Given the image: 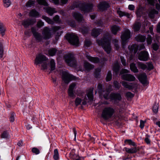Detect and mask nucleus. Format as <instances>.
I'll return each mask as SVG.
<instances>
[{
    "instance_id": "20e7f679",
    "label": "nucleus",
    "mask_w": 160,
    "mask_h": 160,
    "mask_svg": "<svg viewBox=\"0 0 160 160\" xmlns=\"http://www.w3.org/2000/svg\"><path fill=\"white\" fill-rule=\"evenodd\" d=\"M115 112L114 109L111 107H105L103 109L102 117L105 120H107L111 118Z\"/></svg>"
},
{
    "instance_id": "6ab92c4d",
    "label": "nucleus",
    "mask_w": 160,
    "mask_h": 160,
    "mask_svg": "<svg viewBox=\"0 0 160 160\" xmlns=\"http://www.w3.org/2000/svg\"><path fill=\"white\" fill-rule=\"evenodd\" d=\"M147 76L146 73H143L140 74L138 77V79L143 84L146 83Z\"/></svg>"
},
{
    "instance_id": "7ed1b4c3",
    "label": "nucleus",
    "mask_w": 160,
    "mask_h": 160,
    "mask_svg": "<svg viewBox=\"0 0 160 160\" xmlns=\"http://www.w3.org/2000/svg\"><path fill=\"white\" fill-rule=\"evenodd\" d=\"M93 7L92 4L91 3L78 2L75 4H74V5L72 6L71 9H74L75 8L79 7L81 10L85 13L91 11Z\"/></svg>"
},
{
    "instance_id": "473e14b6",
    "label": "nucleus",
    "mask_w": 160,
    "mask_h": 160,
    "mask_svg": "<svg viewBox=\"0 0 160 160\" xmlns=\"http://www.w3.org/2000/svg\"><path fill=\"white\" fill-rule=\"evenodd\" d=\"M117 12L120 17L123 16H126L128 18H129L130 17V14L129 13L125 12H123L120 10H118L117 11Z\"/></svg>"
},
{
    "instance_id": "864d4df0",
    "label": "nucleus",
    "mask_w": 160,
    "mask_h": 160,
    "mask_svg": "<svg viewBox=\"0 0 160 160\" xmlns=\"http://www.w3.org/2000/svg\"><path fill=\"white\" fill-rule=\"evenodd\" d=\"M32 151L33 153L35 154H38L40 153L39 150L36 148H32Z\"/></svg>"
},
{
    "instance_id": "412c9836",
    "label": "nucleus",
    "mask_w": 160,
    "mask_h": 160,
    "mask_svg": "<svg viewBox=\"0 0 160 160\" xmlns=\"http://www.w3.org/2000/svg\"><path fill=\"white\" fill-rule=\"evenodd\" d=\"M124 149L127 152L129 153H135L139 150V148H136V147H134L130 148L125 147L124 148Z\"/></svg>"
},
{
    "instance_id": "680f3d73",
    "label": "nucleus",
    "mask_w": 160,
    "mask_h": 160,
    "mask_svg": "<svg viewBox=\"0 0 160 160\" xmlns=\"http://www.w3.org/2000/svg\"><path fill=\"white\" fill-rule=\"evenodd\" d=\"M98 92L100 93H102V86L101 84H99L98 86Z\"/></svg>"
},
{
    "instance_id": "4468645a",
    "label": "nucleus",
    "mask_w": 160,
    "mask_h": 160,
    "mask_svg": "<svg viewBox=\"0 0 160 160\" xmlns=\"http://www.w3.org/2000/svg\"><path fill=\"white\" fill-rule=\"evenodd\" d=\"M76 84V83L73 82L69 86L68 90V94L69 96L71 97L74 98L75 97V95L73 93V90L75 88Z\"/></svg>"
},
{
    "instance_id": "423d86ee",
    "label": "nucleus",
    "mask_w": 160,
    "mask_h": 160,
    "mask_svg": "<svg viewBox=\"0 0 160 160\" xmlns=\"http://www.w3.org/2000/svg\"><path fill=\"white\" fill-rule=\"evenodd\" d=\"M65 60L68 65L74 67L76 65V61L74 55L71 53L66 54L64 56Z\"/></svg>"
},
{
    "instance_id": "603ef678",
    "label": "nucleus",
    "mask_w": 160,
    "mask_h": 160,
    "mask_svg": "<svg viewBox=\"0 0 160 160\" xmlns=\"http://www.w3.org/2000/svg\"><path fill=\"white\" fill-rule=\"evenodd\" d=\"M82 100L81 98L77 97L75 101V103L76 106L80 105L81 102Z\"/></svg>"
},
{
    "instance_id": "f3484780",
    "label": "nucleus",
    "mask_w": 160,
    "mask_h": 160,
    "mask_svg": "<svg viewBox=\"0 0 160 160\" xmlns=\"http://www.w3.org/2000/svg\"><path fill=\"white\" fill-rule=\"evenodd\" d=\"M73 17L79 22H82L83 23L84 22L83 17L80 13L75 12L72 13Z\"/></svg>"
},
{
    "instance_id": "8fccbe9b",
    "label": "nucleus",
    "mask_w": 160,
    "mask_h": 160,
    "mask_svg": "<svg viewBox=\"0 0 160 160\" xmlns=\"http://www.w3.org/2000/svg\"><path fill=\"white\" fill-rule=\"evenodd\" d=\"M159 105L158 103H155L152 109L154 112L157 113L158 111Z\"/></svg>"
},
{
    "instance_id": "ea45409f",
    "label": "nucleus",
    "mask_w": 160,
    "mask_h": 160,
    "mask_svg": "<svg viewBox=\"0 0 160 160\" xmlns=\"http://www.w3.org/2000/svg\"><path fill=\"white\" fill-rule=\"evenodd\" d=\"M57 51V50L56 49L54 48H52L48 50V54L49 55L52 56H54L56 53V52Z\"/></svg>"
},
{
    "instance_id": "79ce46f5",
    "label": "nucleus",
    "mask_w": 160,
    "mask_h": 160,
    "mask_svg": "<svg viewBox=\"0 0 160 160\" xmlns=\"http://www.w3.org/2000/svg\"><path fill=\"white\" fill-rule=\"evenodd\" d=\"M4 54V50L3 44L0 42V58L3 57Z\"/></svg>"
},
{
    "instance_id": "49530a36",
    "label": "nucleus",
    "mask_w": 160,
    "mask_h": 160,
    "mask_svg": "<svg viewBox=\"0 0 160 160\" xmlns=\"http://www.w3.org/2000/svg\"><path fill=\"white\" fill-rule=\"evenodd\" d=\"M42 19L45 20L46 21V22H47L49 24H52L53 23V21L50 18L46 16H42Z\"/></svg>"
},
{
    "instance_id": "72a5a7b5",
    "label": "nucleus",
    "mask_w": 160,
    "mask_h": 160,
    "mask_svg": "<svg viewBox=\"0 0 160 160\" xmlns=\"http://www.w3.org/2000/svg\"><path fill=\"white\" fill-rule=\"evenodd\" d=\"M111 30L112 33L114 34H116L117 32L120 30V28L118 26L115 25L112 27Z\"/></svg>"
},
{
    "instance_id": "a18cd8bd",
    "label": "nucleus",
    "mask_w": 160,
    "mask_h": 160,
    "mask_svg": "<svg viewBox=\"0 0 160 160\" xmlns=\"http://www.w3.org/2000/svg\"><path fill=\"white\" fill-rule=\"evenodd\" d=\"M37 1L40 5L45 6L48 5V3L46 0H37Z\"/></svg>"
},
{
    "instance_id": "69168bd1",
    "label": "nucleus",
    "mask_w": 160,
    "mask_h": 160,
    "mask_svg": "<svg viewBox=\"0 0 160 160\" xmlns=\"http://www.w3.org/2000/svg\"><path fill=\"white\" fill-rule=\"evenodd\" d=\"M152 48L155 51H157L159 48V46L157 44L154 43L152 45Z\"/></svg>"
},
{
    "instance_id": "37998d69",
    "label": "nucleus",
    "mask_w": 160,
    "mask_h": 160,
    "mask_svg": "<svg viewBox=\"0 0 160 160\" xmlns=\"http://www.w3.org/2000/svg\"><path fill=\"white\" fill-rule=\"evenodd\" d=\"M124 142L130 145H132L133 146H135L136 145L135 143L131 139H126L125 140Z\"/></svg>"
},
{
    "instance_id": "cd10ccee",
    "label": "nucleus",
    "mask_w": 160,
    "mask_h": 160,
    "mask_svg": "<svg viewBox=\"0 0 160 160\" xmlns=\"http://www.w3.org/2000/svg\"><path fill=\"white\" fill-rule=\"evenodd\" d=\"M112 87L111 85H109L108 86V89L106 90V92L105 93V94H104L103 97L105 99L108 100L109 99H110V96H109V95L110 91H111Z\"/></svg>"
},
{
    "instance_id": "5701e85b",
    "label": "nucleus",
    "mask_w": 160,
    "mask_h": 160,
    "mask_svg": "<svg viewBox=\"0 0 160 160\" xmlns=\"http://www.w3.org/2000/svg\"><path fill=\"white\" fill-rule=\"evenodd\" d=\"M128 48L130 53L133 52L135 54L138 51V48L136 44H133L130 47L128 46Z\"/></svg>"
},
{
    "instance_id": "4d7b16f0",
    "label": "nucleus",
    "mask_w": 160,
    "mask_h": 160,
    "mask_svg": "<svg viewBox=\"0 0 160 160\" xmlns=\"http://www.w3.org/2000/svg\"><path fill=\"white\" fill-rule=\"evenodd\" d=\"M150 136L148 134L146 135V137L145 138L144 140L145 142L148 144H149L150 143V140L149 139Z\"/></svg>"
},
{
    "instance_id": "9b49d317",
    "label": "nucleus",
    "mask_w": 160,
    "mask_h": 160,
    "mask_svg": "<svg viewBox=\"0 0 160 160\" xmlns=\"http://www.w3.org/2000/svg\"><path fill=\"white\" fill-rule=\"evenodd\" d=\"M138 58L141 61H147L149 58L148 53L147 51H142L139 53Z\"/></svg>"
},
{
    "instance_id": "c9c22d12",
    "label": "nucleus",
    "mask_w": 160,
    "mask_h": 160,
    "mask_svg": "<svg viewBox=\"0 0 160 160\" xmlns=\"http://www.w3.org/2000/svg\"><path fill=\"white\" fill-rule=\"evenodd\" d=\"M141 24L140 22H137L135 23L133 25V28L135 31H138L140 29L141 26Z\"/></svg>"
},
{
    "instance_id": "2eb2a0df",
    "label": "nucleus",
    "mask_w": 160,
    "mask_h": 160,
    "mask_svg": "<svg viewBox=\"0 0 160 160\" xmlns=\"http://www.w3.org/2000/svg\"><path fill=\"white\" fill-rule=\"evenodd\" d=\"M109 7V4L106 2H100L98 5V8L100 10L102 11L107 9Z\"/></svg>"
},
{
    "instance_id": "c756f323",
    "label": "nucleus",
    "mask_w": 160,
    "mask_h": 160,
    "mask_svg": "<svg viewBox=\"0 0 160 160\" xmlns=\"http://www.w3.org/2000/svg\"><path fill=\"white\" fill-rule=\"evenodd\" d=\"M45 9L47 12L50 16H52L54 13L56 12L54 8H52L50 7L46 8Z\"/></svg>"
},
{
    "instance_id": "4c0bfd02",
    "label": "nucleus",
    "mask_w": 160,
    "mask_h": 160,
    "mask_svg": "<svg viewBox=\"0 0 160 160\" xmlns=\"http://www.w3.org/2000/svg\"><path fill=\"white\" fill-rule=\"evenodd\" d=\"M90 29L88 27L85 26L82 27L81 29V30L82 33L85 34L88 33L90 30Z\"/></svg>"
},
{
    "instance_id": "6e6552de",
    "label": "nucleus",
    "mask_w": 160,
    "mask_h": 160,
    "mask_svg": "<svg viewBox=\"0 0 160 160\" xmlns=\"http://www.w3.org/2000/svg\"><path fill=\"white\" fill-rule=\"evenodd\" d=\"M76 79V77L67 72H62V79L64 83L66 84H68L72 80Z\"/></svg>"
},
{
    "instance_id": "338daca9",
    "label": "nucleus",
    "mask_w": 160,
    "mask_h": 160,
    "mask_svg": "<svg viewBox=\"0 0 160 160\" xmlns=\"http://www.w3.org/2000/svg\"><path fill=\"white\" fill-rule=\"evenodd\" d=\"M120 59L122 65L124 66H126V60L122 56L120 57Z\"/></svg>"
},
{
    "instance_id": "052dcab7",
    "label": "nucleus",
    "mask_w": 160,
    "mask_h": 160,
    "mask_svg": "<svg viewBox=\"0 0 160 160\" xmlns=\"http://www.w3.org/2000/svg\"><path fill=\"white\" fill-rule=\"evenodd\" d=\"M91 44V42L89 40H86L85 41L84 46L85 47H88L90 46Z\"/></svg>"
},
{
    "instance_id": "774afa93",
    "label": "nucleus",
    "mask_w": 160,
    "mask_h": 160,
    "mask_svg": "<svg viewBox=\"0 0 160 160\" xmlns=\"http://www.w3.org/2000/svg\"><path fill=\"white\" fill-rule=\"evenodd\" d=\"M145 122V121H144L142 120H140V127L141 129L143 128Z\"/></svg>"
},
{
    "instance_id": "0e129e2a",
    "label": "nucleus",
    "mask_w": 160,
    "mask_h": 160,
    "mask_svg": "<svg viewBox=\"0 0 160 160\" xmlns=\"http://www.w3.org/2000/svg\"><path fill=\"white\" fill-rule=\"evenodd\" d=\"M126 96L128 98H132L134 96V95L131 92H128L126 93Z\"/></svg>"
},
{
    "instance_id": "3c124183",
    "label": "nucleus",
    "mask_w": 160,
    "mask_h": 160,
    "mask_svg": "<svg viewBox=\"0 0 160 160\" xmlns=\"http://www.w3.org/2000/svg\"><path fill=\"white\" fill-rule=\"evenodd\" d=\"M112 78V74L110 71L108 72L107 77L106 78V80L108 82L111 80Z\"/></svg>"
},
{
    "instance_id": "f03ea898",
    "label": "nucleus",
    "mask_w": 160,
    "mask_h": 160,
    "mask_svg": "<svg viewBox=\"0 0 160 160\" xmlns=\"http://www.w3.org/2000/svg\"><path fill=\"white\" fill-rule=\"evenodd\" d=\"M48 63V59L44 55L39 54L36 56L34 64L36 65L42 64V69L45 70L47 69Z\"/></svg>"
},
{
    "instance_id": "f8f14e48",
    "label": "nucleus",
    "mask_w": 160,
    "mask_h": 160,
    "mask_svg": "<svg viewBox=\"0 0 160 160\" xmlns=\"http://www.w3.org/2000/svg\"><path fill=\"white\" fill-rule=\"evenodd\" d=\"M51 30L49 28L46 27H45L42 32V34L43 36V38L44 39H48L51 37Z\"/></svg>"
},
{
    "instance_id": "58836bf2",
    "label": "nucleus",
    "mask_w": 160,
    "mask_h": 160,
    "mask_svg": "<svg viewBox=\"0 0 160 160\" xmlns=\"http://www.w3.org/2000/svg\"><path fill=\"white\" fill-rule=\"evenodd\" d=\"M50 65L51 71H53L55 68V63L53 59H52L50 61Z\"/></svg>"
},
{
    "instance_id": "a211bd4d",
    "label": "nucleus",
    "mask_w": 160,
    "mask_h": 160,
    "mask_svg": "<svg viewBox=\"0 0 160 160\" xmlns=\"http://www.w3.org/2000/svg\"><path fill=\"white\" fill-rule=\"evenodd\" d=\"M110 99L115 101H120L122 99V97L119 93H112L110 95Z\"/></svg>"
},
{
    "instance_id": "39448f33",
    "label": "nucleus",
    "mask_w": 160,
    "mask_h": 160,
    "mask_svg": "<svg viewBox=\"0 0 160 160\" xmlns=\"http://www.w3.org/2000/svg\"><path fill=\"white\" fill-rule=\"evenodd\" d=\"M66 38L71 44L76 46H78L79 39L78 37L74 33L67 34Z\"/></svg>"
},
{
    "instance_id": "ddd939ff",
    "label": "nucleus",
    "mask_w": 160,
    "mask_h": 160,
    "mask_svg": "<svg viewBox=\"0 0 160 160\" xmlns=\"http://www.w3.org/2000/svg\"><path fill=\"white\" fill-rule=\"evenodd\" d=\"M87 96L88 98V99L86 97H85L83 100V102H82V104L83 105H85L86 104L87 102H89L88 101L89 100L90 101H92L93 100V94L92 91H89L87 94Z\"/></svg>"
},
{
    "instance_id": "a19ab883",
    "label": "nucleus",
    "mask_w": 160,
    "mask_h": 160,
    "mask_svg": "<svg viewBox=\"0 0 160 160\" xmlns=\"http://www.w3.org/2000/svg\"><path fill=\"white\" fill-rule=\"evenodd\" d=\"M53 157L55 160H58L59 158L58 152L57 149H56L54 150Z\"/></svg>"
},
{
    "instance_id": "13d9d810",
    "label": "nucleus",
    "mask_w": 160,
    "mask_h": 160,
    "mask_svg": "<svg viewBox=\"0 0 160 160\" xmlns=\"http://www.w3.org/2000/svg\"><path fill=\"white\" fill-rule=\"evenodd\" d=\"M113 84L115 88H116L117 89H118L120 88V85L118 81H114L113 82Z\"/></svg>"
},
{
    "instance_id": "0eeeda50",
    "label": "nucleus",
    "mask_w": 160,
    "mask_h": 160,
    "mask_svg": "<svg viewBox=\"0 0 160 160\" xmlns=\"http://www.w3.org/2000/svg\"><path fill=\"white\" fill-rule=\"evenodd\" d=\"M130 37V31L128 29H126L122 34L121 37L122 40V46L123 48H124L126 43L128 42V40Z\"/></svg>"
},
{
    "instance_id": "de8ad7c7",
    "label": "nucleus",
    "mask_w": 160,
    "mask_h": 160,
    "mask_svg": "<svg viewBox=\"0 0 160 160\" xmlns=\"http://www.w3.org/2000/svg\"><path fill=\"white\" fill-rule=\"evenodd\" d=\"M35 2L34 0H29L26 3V6L27 7H31L34 5Z\"/></svg>"
},
{
    "instance_id": "6e6d98bb",
    "label": "nucleus",
    "mask_w": 160,
    "mask_h": 160,
    "mask_svg": "<svg viewBox=\"0 0 160 160\" xmlns=\"http://www.w3.org/2000/svg\"><path fill=\"white\" fill-rule=\"evenodd\" d=\"M147 42L148 44H150L152 42V38L151 36L150 35H148Z\"/></svg>"
},
{
    "instance_id": "9d476101",
    "label": "nucleus",
    "mask_w": 160,
    "mask_h": 160,
    "mask_svg": "<svg viewBox=\"0 0 160 160\" xmlns=\"http://www.w3.org/2000/svg\"><path fill=\"white\" fill-rule=\"evenodd\" d=\"M35 19L28 18L23 20L22 24L25 28H27L29 26L32 25L36 22Z\"/></svg>"
},
{
    "instance_id": "dca6fc26",
    "label": "nucleus",
    "mask_w": 160,
    "mask_h": 160,
    "mask_svg": "<svg viewBox=\"0 0 160 160\" xmlns=\"http://www.w3.org/2000/svg\"><path fill=\"white\" fill-rule=\"evenodd\" d=\"M122 79L128 81H133L135 80V77L131 74H124L122 76Z\"/></svg>"
},
{
    "instance_id": "bf43d9fd",
    "label": "nucleus",
    "mask_w": 160,
    "mask_h": 160,
    "mask_svg": "<svg viewBox=\"0 0 160 160\" xmlns=\"http://www.w3.org/2000/svg\"><path fill=\"white\" fill-rule=\"evenodd\" d=\"M44 25V22L41 20H39L37 23V26L38 28H40Z\"/></svg>"
},
{
    "instance_id": "4be33fe9",
    "label": "nucleus",
    "mask_w": 160,
    "mask_h": 160,
    "mask_svg": "<svg viewBox=\"0 0 160 160\" xmlns=\"http://www.w3.org/2000/svg\"><path fill=\"white\" fill-rule=\"evenodd\" d=\"M86 57L89 61L94 63H98L100 62V59L98 57H92L87 55H86Z\"/></svg>"
},
{
    "instance_id": "5fc2aeb1",
    "label": "nucleus",
    "mask_w": 160,
    "mask_h": 160,
    "mask_svg": "<svg viewBox=\"0 0 160 160\" xmlns=\"http://www.w3.org/2000/svg\"><path fill=\"white\" fill-rule=\"evenodd\" d=\"M101 71V69L100 68H98L96 69L95 72V77L96 78L98 77L99 75V73Z\"/></svg>"
},
{
    "instance_id": "e433bc0d",
    "label": "nucleus",
    "mask_w": 160,
    "mask_h": 160,
    "mask_svg": "<svg viewBox=\"0 0 160 160\" xmlns=\"http://www.w3.org/2000/svg\"><path fill=\"white\" fill-rule=\"evenodd\" d=\"M138 66L139 68L143 70H144L147 68V65L142 62H138Z\"/></svg>"
},
{
    "instance_id": "c03bdc74",
    "label": "nucleus",
    "mask_w": 160,
    "mask_h": 160,
    "mask_svg": "<svg viewBox=\"0 0 160 160\" xmlns=\"http://www.w3.org/2000/svg\"><path fill=\"white\" fill-rule=\"evenodd\" d=\"M9 134L7 131H4L1 134V137L2 138H8Z\"/></svg>"
},
{
    "instance_id": "f257e3e1",
    "label": "nucleus",
    "mask_w": 160,
    "mask_h": 160,
    "mask_svg": "<svg viewBox=\"0 0 160 160\" xmlns=\"http://www.w3.org/2000/svg\"><path fill=\"white\" fill-rule=\"evenodd\" d=\"M111 37L109 33L107 32L100 40L97 39V42L98 44L101 46L108 54L110 53L111 48L110 45Z\"/></svg>"
},
{
    "instance_id": "aec40b11",
    "label": "nucleus",
    "mask_w": 160,
    "mask_h": 160,
    "mask_svg": "<svg viewBox=\"0 0 160 160\" xmlns=\"http://www.w3.org/2000/svg\"><path fill=\"white\" fill-rule=\"evenodd\" d=\"M102 31V30L98 28L93 29L91 32V35L94 37H97L100 33Z\"/></svg>"
},
{
    "instance_id": "a878e982",
    "label": "nucleus",
    "mask_w": 160,
    "mask_h": 160,
    "mask_svg": "<svg viewBox=\"0 0 160 160\" xmlns=\"http://www.w3.org/2000/svg\"><path fill=\"white\" fill-rule=\"evenodd\" d=\"M84 67L85 69L87 71H89L94 68V66L91 64L87 62H85Z\"/></svg>"
},
{
    "instance_id": "b1692460",
    "label": "nucleus",
    "mask_w": 160,
    "mask_h": 160,
    "mask_svg": "<svg viewBox=\"0 0 160 160\" xmlns=\"http://www.w3.org/2000/svg\"><path fill=\"white\" fill-rule=\"evenodd\" d=\"M30 16L33 17H37L39 16V13L35 9H32L29 13Z\"/></svg>"
},
{
    "instance_id": "1a4fd4ad",
    "label": "nucleus",
    "mask_w": 160,
    "mask_h": 160,
    "mask_svg": "<svg viewBox=\"0 0 160 160\" xmlns=\"http://www.w3.org/2000/svg\"><path fill=\"white\" fill-rule=\"evenodd\" d=\"M31 32L36 41L38 42L41 41L43 38L41 34L36 31V28L34 27H32L31 28Z\"/></svg>"
},
{
    "instance_id": "09e8293b",
    "label": "nucleus",
    "mask_w": 160,
    "mask_h": 160,
    "mask_svg": "<svg viewBox=\"0 0 160 160\" xmlns=\"http://www.w3.org/2000/svg\"><path fill=\"white\" fill-rule=\"evenodd\" d=\"M4 6L6 8L8 7L11 4L10 0H3Z\"/></svg>"
},
{
    "instance_id": "2f4dec72",
    "label": "nucleus",
    "mask_w": 160,
    "mask_h": 160,
    "mask_svg": "<svg viewBox=\"0 0 160 160\" xmlns=\"http://www.w3.org/2000/svg\"><path fill=\"white\" fill-rule=\"evenodd\" d=\"M158 13V11L156 10L155 9H153L149 11L148 13V16L150 18H153L154 17L155 15Z\"/></svg>"
},
{
    "instance_id": "bb28decb",
    "label": "nucleus",
    "mask_w": 160,
    "mask_h": 160,
    "mask_svg": "<svg viewBox=\"0 0 160 160\" xmlns=\"http://www.w3.org/2000/svg\"><path fill=\"white\" fill-rule=\"evenodd\" d=\"M6 30V28L3 23L0 22V33L3 36L5 34V32Z\"/></svg>"
},
{
    "instance_id": "393cba45",
    "label": "nucleus",
    "mask_w": 160,
    "mask_h": 160,
    "mask_svg": "<svg viewBox=\"0 0 160 160\" xmlns=\"http://www.w3.org/2000/svg\"><path fill=\"white\" fill-rule=\"evenodd\" d=\"M121 83L125 88H128V90H131L133 88V87L131 84H129L126 82L122 81L121 82Z\"/></svg>"
},
{
    "instance_id": "7c9ffc66",
    "label": "nucleus",
    "mask_w": 160,
    "mask_h": 160,
    "mask_svg": "<svg viewBox=\"0 0 160 160\" xmlns=\"http://www.w3.org/2000/svg\"><path fill=\"white\" fill-rule=\"evenodd\" d=\"M120 68L119 64L118 62L115 63L113 66V70L117 74Z\"/></svg>"
},
{
    "instance_id": "c85d7f7f",
    "label": "nucleus",
    "mask_w": 160,
    "mask_h": 160,
    "mask_svg": "<svg viewBox=\"0 0 160 160\" xmlns=\"http://www.w3.org/2000/svg\"><path fill=\"white\" fill-rule=\"evenodd\" d=\"M130 68L131 71L134 73H137L138 72L136 64L134 63H132L130 65Z\"/></svg>"
},
{
    "instance_id": "e2e57ef3",
    "label": "nucleus",
    "mask_w": 160,
    "mask_h": 160,
    "mask_svg": "<svg viewBox=\"0 0 160 160\" xmlns=\"http://www.w3.org/2000/svg\"><path fill=\"white\" fill-rule=\"evenodd\" d=\"M15 114L13 113H12L9 118V120L11 122H13L14 121Z\"/></svg>"
},
{
    "instance_id": "f704fd0d",
    "label": "nucleus",
    "mask_w": 160,
    "mask_h": 160,
    "mask_svg": "<svg viewBox=\"0 0 160 160\" xmlns=\"http://www.w3.org/2000/svg\"><path fill=\"white\" fill-rule=\"evenodd\" d=\"M146 38L145 36L142 35H138L136 37V40L138 42H144L145 41Z\"/></svg>"
}]
</instances>
